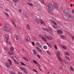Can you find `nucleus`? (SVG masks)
Returning a JSON list of instances; mask_svg holds the SVG:
<instances>
[{
    "mask_svg": "<svg viewBox=\"0 0 74 74\" xmlns=\"http://www.w3.org/2000/svg\"><path fill=\"white\" fill-rule=\"evenodd\" d=\"M64 13L65 15H69V18L70 19H73V17L71 16V14H70V12L67 9H65L64 10Z\"/></svg>",
    "mask_w": 74,
    "mask_h": 74,
    "instance_id": "1",
    "label": "nucleus"
},
{
    "mask_svg": "<svg viewBox=\"0 0 74 74\" xmlns=\"http://www.w3.org/2000/svg\"><path fill=\"white\" fill-rule=\"evenodd\" d=\"M8 60L9 63L5 62V64L7 68H8V69H10V66L11 65H12V62L10 59H8Z\"/></svg>",
    "mask_w": 74,
    "mask_h": 74,
    "instance_id": "2",
    "label": "nucleus"
},
{
    "mask_svg": "<svg viewBox=\"0 0 74 74\" xmlns=\"http://www.w3.org/2000/svg\"><path fill=\"white\" fill-rule=\"evenodd\" d=\"M48 7L49 8H48L49 12L52 11L53 10V6H52V5L51 3L49 4L48 5Z\"/></svg>",
    "mask_w": 74,
    "mask_h": 74,
    "instance_id": "3",
    "label": "nucleus"
},
{
    "mask_svg": "<svg viewBox=\"0 0 74 74\" xmlns=\"http://www.w3.org/2000/svg\"><path fill=\"white\" fill-rule=\"evenodd\" d=\"M3 30L5 32H8L10 30H11L10 28H7V25H5L3 27Z\"/></svg>",
    "mask_w": 74,
    "mask_h": 74,
    "instance_id": "4",
    "label": "nucleus"
},
{
    "mask_svg": "<svg viewBox=\"0 0 74 74\" xmlns=\"http://www.w3.org/2000/svg\"><path fill=\"white\" fill-rule=\"evenodd\" d=\"M57 57L58 58L60 61H62V59L60 57V53L59 51H58L57 52Z\"/></svg>",
    "mask_w": 74,
    "mask_h": 74,
    "instance_id": "5",
    "label": "nucleus"
},
{
    "mask_svg": "<svg viewBox=\"0 0 74 74\" xmlns=\"http://www.w3.org/2000/svg\"><path fill=\"white\" fill-rule=\"evenodd\" d=\"M42 29L43 30H45V31H46V32H49V33H51L52 32V30H51V29L49 28L47 29L45 28H43Z\"/></svg>",
    "mask_w": 74,
    "mask_h": 74,
    "instance_id": "6",
    "label": "nucleus"
},
{
    "mask_svg": "<svg viewBox=\"0 0 74 74\" xmlns=\"http://www.w3.org/2000/svg\"><path fill=\"white\" fill-rule=\"evenodd\" d=\"M45 37L47 39V40H53V37L51 36H48L47 35H45Z\"/></svg>",
    "mask_w": 74,
    "mask_h": 74,
    "instance_id": "7",
    "label": "nucleus"
},
{
    "mask_svg": "<svg viewBox=\"0 0 74 74\" xmlns=\"http://www.w3.org/2000/svg\"><path fill=\"white\" fill-rule=\"evenodd\" d=\"M54 7L55 9H58L59 7L58 5V3H56L54 4Z\"/></svg>",
    "mask_w": 74,
    "mask_h": 74,
    "instance_id": "8",
    "label": "nucleus"
},
{
    "mask_svg": "<svg viewBox=\"0 0 74 74\" xmlns=\"http://www.w3.org/2000/svg\"><path fill=\"white\" fill-rule=\"evenodd\" d=\"M57 31V33H58V34H63V31L60 29L58 30Z\"/></svg>",
    "mask_w": 74,
    "mask_h": 74,
    "instance_id": "9",
    "label": "nucleus"
},
{
    "mask_svg": "<svg viewBox=\"0 0 74 74\" xmlns=\"http://www.w3.org/2000/svg\"><path fill=\"white\" fill-rule=\"evenodd\" d=\"M4 37L7 40L9 39V36L7 34H5L4 36Z\"/></svg>",
    "mask_w": 74,
    "mask_h": 74,
    "instance_id": "10",
    "label": "nucleus"
},
{
    "mask_svg": "<svg viewBox=\"0 0 74 74\" xmlns=\"http://www.w3.org/2000/svg\"><path fill=\"white\" fill-rule=\"evenodd\" d=\"M34 4L36 7H38V5H39V3H38L36 2H34Z\"/></svg>",
    "mask_w": 74,
    "mask_h": 74,
    "instance_id": "11",
    "label": "nucleus"
},
{
    "mask_svg": "<svg viewBox=\"0 0 74 74\" xmlns=\"http://www.w3.org/2000/svg\"><path fill=\"white\" fill-rule=\"evenodd\" d=\"M36 44L37 46H38V47H39V48H41V45L40 43L38 42H36Z\"/></svg>",
    "mask_w": 74,
    "mask_h": 74,
    "instance_id": "12",
    "label": "nucleus"
},
{
    "mask_svg": "<svg viewBox=\"0 0 74 74\" xmlns=\"http://www.w3.org/2000/svg\"><path fill=\"white\" fill-rule=\"evenodd\" d=\"M36 49H37L38 51H39V52H40V53H41V52H42V50H41V49H40V48L38 47H36Z\"/></svg>",
    "mask_w": 74,
    "mask_h": 74,
    "instance_id": "13",
    "label": "nucleus"
},
{
    "mask_svg": "<svg viewBox=\"0 0 74 74\" xmlns=\"http://www.w3.org/2000/svg\"><path fill=\"white\" fill-rule=\"evenodd\" d=\"M36 22L38 23V24H39L40 23V19H35Z\"/></svg>",
    "mask_w": 74,
    "mask_h": 74,
    "instance_id": "14",
    "label": "nucleus"
},
{
    "mask_svg": "<svg viewBox=\"0 0 74 74\" xmlns=\"http://www.w3.org/2000/svg\"><path fill=\"white\" fill-rule=\"evenodd\" d=\"M14 21H15V20H14L12 21V23L14 26L16 27V25H15V23H14Z\"/></svg>",
    "mask_w": 74,
    "mask_h": 74,
    "instance_id": "15",
    "label": "nucleus"
},
{
    "mask_svg": "<svg viewBox=\"0 0 74 74\" xmlns=\"http://www.w3.org/2000/svg\"><path fill=\"white\" fill-rule=\"evenodd\" d=\"M27 28L28 29V30H30V25L29 24H27L26 25Z\"/></svg>",
    "mask_w": 74,
    "mask_h": 74,
    "instance_id": "16",
    "label": "nucleus"
},
{
    "mask_svg": "<svg viewBox=\"0 0 74 74\" xmlns=\"http://www.w3.org/2000/svg\"><path fill=\"white\" fill-rule=\"evenodd\" d=\"M23 71L25 73H26V74H27V70H26V68H23Z\"/></svg>",
    "mask_w": 74,
    "mask_h": 74,
    "instance_id": "17",
    "label": "nucleus"
},
{
    "mask_svg": "<svg viewBox=\"0 0 74 74\" xmlns=\"http://www.w3.org/2000/svg\"><path fill=\"white\" fill-rule=\"evenodd\" d=\"M15 37L16 38V40H18V35L16 34H15L14 35Z\"/></svg>",
    "mask_w": 74,
    "mask_h": 74,
    "instance_id": "18",
    "label": "nucleus"
},
{
    "mask_svg": "<svg viewBox=\"0 0 74 74\" xmlns=\"http://www.w3.org/2000/svg\"><path fill=\"white\" fill-rule=\"evenodd\" d=\"M40 22L42 25H44V22L43 21L42 19H40Z\"/></svg>",
    "mask_w": 74,
    "mask_h": 74,
    "instance_id": "19",
    "label": "nucleus"
},
{
    "mask_svg": "<svg viewBox=\"0 0 74 74\" xmlns=\"http://www.w3.org/2000/svg\"><path fill=\"white\" fill-rule=\"evenodd\" d=\"M51 22H52V23H53V24H54V25L57 26V23H56V22L54 21L53 20L51 21Z\"/></svg>",
    "mask_w": 74,
    "mask_h": 74,
    "instance_id": "20",
    "label": "nucleus"
},
{
    "mask_svg": "<svg viewBox=\"0 0 74 74\" xmlns=\"http://www.w3.org/2000/svg\"><path fill=\"white\" fill-rule=\"evenodd\" d=\"M8 54L10 55H14V52L12 51H9L8 53Z\"/></svg>",
    "mask_w": 74,
    "mask_h": 74,
    "instance_id": "21",
    "label": "nucleus"
},
{
    "mask_svg": "<svg viewBox=\"0 0 74 74\" xmlns=\"http://www.w3.org/2000/svg\"><path fill=\"white\" fill-rule=\"evenodd\" d=\"M13 61L15 63H16V64H19V62H18L15 59H14L13 60Z\"/></svg>",
    "mask_w": 74,
    "mask_h": 74,
    "instance_id": "22",
    "label": "nucleus"
},
{
    "mask_svg": "<svg viewBox=\"0 0 74 74\" xmlns=\"http://www.w3.org/2000/svg\"><path fill=\"white\" fill-rule=\"evenodd\" d=\"M61 37L62 38V39H66V37L65 36L63 35L61 36Z\"/></svg>",
    "mask_w": 74,
    "mask_h": 74,
    "instance_id": "23",
    "label": "nucleus"
},
{
    "mask_svg": "<svg viewBox=\"0 0 74 74\" xmlns=\"http://www.w3.org/2000/svg\"><path fill=\"white\" fill-rule=\"evenodd\" d=\"M70 69L72 71H74V69L73 68V67L72 66H70Z\"/></svg>",
    "mask_w": 74,
    "mask_h": 74,
    "instance_id": "24",
    "label": "nucleus"
},
{
    "mask_svg": "<svg viewBox=\"0 0 74 74\" xmlns=\"http://www.w3.org/2000/svg\"><path fill=\"white\" fill-rule=\"evenodd\" d=\"M42 39L45 41V42H47V40H46V38L44 37L42 38Z\"/></svg>",
    "mask_w": 74,
    "mask_h": 74,
    "instance_id": "25",
    "label": "nucleus"
},
{
    "mask_svg": "<svg viewBox=\"0 0 74 74\" xmlns=\"http://www.w3.org/2000/svg\"><path fill=\"white\" fill-rule=\"evenodd\" d=\"M65 53L66 55L69 56L70 55V53L68 52H65Z\"/></svg>",
    "mask_w": 74,
    "mask_h": 74,
    "instance_id": "26",
    "label": "nucleus"
},
{
    "mask_svg": "<svg viewBox=\"0 0 74 74\" xmlns=\"http://www.w3.org/2000/svg\"><path fill=\"white\" fill-rule=\"evenodd\" d=\"M23 59H24V60H26V61H27V62H29V60H28V59H27V58L23 57Z\"/></svg>",
    "mask_w": 74,
    "mask_h": 74,
    "instance_id": "27",
    "label": "nucleus"
},
{
    "mask_svg": "<svg viewBox=\"0 0 74 74\" xmlns=\"http://www.w3.org/2000/svg\"><path fill=\"white\" fill-rule=\"evenodd\" d=\"M33 52L34 53V55H36L37 54V52H36V51L34 50H33Z\"/></svg>",
    "mask_w": 74,
    "mask_h": 74,
    "instance_id": "28",
    "label": "nucleus"
},
{
    "mask_svg": "<svg viewBox=\"0 0 74 74\" xmlns=\"http://www.w3.org/2000/svg\"><path fill=\"white\" fill-rule=\"evenodd\" d=\"M30 40V38H29V37H27V39H26V40H25L26 41V42H27V41H29Z\"/></svg>",
    "mask_w": 74,
    "mask_h": 74,
    "instance_id": "29",
    "label": "nucleus"
},
{
    "mask_svg": "<svg viewBox=\"0 0 74 74\" xmlns=\"http://www.w3.org/2000/svg\"><path fill=\"white\" fill-rule=\"evenodd\" d=\"M27 4H28V5H30L31 6H33V4L32 3H30L28 2L27 3Z\"/></svg>",
    "mask_w": 74,
    "mask_h": 74,
    "instance_id": "30",
    "label": "nucleus"
},
{
    "mask_svg": "<svg viewBox=\"0 0 74 74\" xmlns=\"http://www.w3.org/2000/svg\"><path fill=\"white\" fill-rule=\"evenodd\" d=\"M20 63H21V65H23V66H26V64H24L22 62H20Z\"/></svg>",
    "mask_w": 74,
    "mask_h": 74,
    "instance_id": "31",
    "label": "nucleus"
},
{
    "mask_svg": "<svg viewBox=\"0 0 74 74\" xmlns=\"http://www.w3.org/2000/svg\"><path fill=\"white\" fill-rule=\"evenodd\" d=\"M47 45L49 47H52V46L51 44H50V43H47Z\"/></svg>",
    "mask_w": 74,
    "mask_h": 74,
    "instance_id": "32",
    "label": "nucleus"
},
{
    "mask_svg": "<svg viewBox=\"0 0 74 74\" xmlns=\"http://www.w3.org/2000/svg\"><path fill=\"white\" fill-rule=\"evenodd\" d=\"M10 74H15L13 71H10Z\"/></svg>",
    "mask_w": 74,
    "mask_h": 74,
    "instance_id": "33",
    "label": "nucleus"
},
{
    "mask_svg": "<svg viewBox=\"0 0 74 74\" xmlns=\"http://www.w3.org/2000/svg\"><path fill=\"white\" fill-rule=\"evenodd\" d=\"M38 7H39V8H38V10L39 11H41V7L38 6Z\"/></svg>",
    "mask_w": 74,
    "mask_h": 74,
    "instance_id": "34",
    "label": "nucleus"
},
{
    "mask_svg": "<svg viewBox=\"0 0 74 74\" xmlns=\"http://www.w3.org/2000/svg\"><path fill=\"white\" fill-rule=\"evenodd\" d=\"M43 48H44V49H47V46L45 45L44 46Z\"/></svg>",
    "mask_w": 74,
    "mask_h": 74,
    "instance_id": "35",
    "label": "nucleus"
},
{
    "mask_svg": "<svg viewBox=\"0 0 74 74\" xmlns=\"http://www.w3.org/2000/svg\"><path fill=\"white\" fill-rule=\"evenodd\" d=\"M65 58H66V59H67V60H70V58H69V57H67V56H65Z\"/></svg>",
    "mask_w": 74,
    "mask_h": 74,
    "instance_id": "36",
    "label": "nucleus"
},
{
    "mask_svg": "<svg viewBox=\"0 0 74 74\" xmlns=\"http://www.w3.org/2000/svg\"><path fill=\"white\" fill-rule=\"evenodd\" d=\"M15 3H16L18 0H12Z\"/></svg>",
    "mask_w": 74,
    "mask_h": 74,
    "instance_id": "37",
    "label": "nucleus"
},
{
    "mask_svg": "<svg viewBox=\"0 0 74 74\" xmlns=\"http://www.w3.org/2000/svg\"><path fill=\"white\" fill-rule=\"evenodd\" d=\"M4 14H5L6 15V16H8V17L9 16V15H8V14H7V13L6 12H5L4 13Z\"/></svg>",
    "mask_w": 74,
    "mask_h": 74,
    "instance_id": "38",
    "label": "nucleus"
},
{
    "mask_svg": "<svg viewBox=\"0 0 74 74\" xmlns=\"http://www.w3.org/2000/svg\"><path fill=\"white\" fill-rule=\"evenodd\" d=\"M33 63H34L35 64H38V63H37V62L35 61V60H34L33 61Z\"/></svg>",
    "mask_w": 74,
    "mask_h": 74,
    "instance_id": "39",
    "label": "nucleus"
},
{
    "mask_svg": "<svg viewBox=\"0 0 74 74\" xmlns=\"http://www.w3.org/2000/svg\"><path fill=\"white\" fill-rule=\"evenodd\" d=\"M64 63H65V64H67V61L66 60H64Z\"/></svg>",
    "mask_w": 74,
    "mask_h": 74,
    "instance_id": "40",
    "label": "nucleus"
},
{
    "mask_svg": "<svg viewBox=\"0 0 74 74\" xmlns=\"http://www.w3.org/2000/svg\"><path fill=\"white\" fill-rule=\"evenodd\" d=\"M47 53H48V54L49 55H50V52H49V51H47Z\"/></svg>",
    "mask_w": 74,
    "mask_h": 74,
    "instance_id": "41",
    "label": "nucleus"
},
{
    "mask_svg": "<svg viewBox=\"0 0 74 74\" xmlns=\"http://www.w3.org/2000/svg\"><path fill=\"white\" fill-rule=\"evenodd\" d=\"M54 48H55V49H58V47H57V46L55 45H54Z\"/></svg>",
    "mask_w": 74,
    "mask_h": 74,
    "instance_id": "42",
    "label": "nucleus"
},
{
    "mask_svg": "<svg viewBox=\"0 0 74 74\" xmlns=\"http://www.w3.org/2000/svg\"><path fill=\"white\" fill-rule=\"evenodd\" d=\"M7 42L8 43V44H11V42L10 41H8V40H6Z\"/></svg>",
    "mask_w": 74,
    "mask_h": 74,
    "instance_id": "43",
    "label": "nucleus"
},
{
    "mask_svg": "<svg viewBox=\"0 0 74 74\" xmlns=\"http://www.w3.org/2000/svg\"><path fill=\"white\" fill-rule=\"evenodd\" d=\"M10 50L11 51H14V48L13 47H11Z\"/></svg>",
    "mask_w": 74,
    "mask_h": 74,
    "instance_id": "44",
    "label": "nucleus"
},
{
    "mask_svg": "<svg viewBox=\"0 0 74 74\" xmlns=\"http://www.w3.org/2000/svg\"><path fill=\"white\" fill-rule=\"evenodd\" d=\"M20 69H21V70H22L23 71V70H24L23 69L24 68H25V67L22 68L21 67H20Z\"/></svg>",
    "mask_w": 74,
    "mask_h": 74,
    "instance_id": "45",
    "label": "nucleus"
},
{
    "mask_svg": "<svg viewBox=\"0 0 74 74\" xmlns=\"http://www.w3.org/2000/svg\"><path fill=\"white\" fill-rule=\"evenodd\" d=\"M5 10L7 12H8V11H9V10H8V9H5Z\"/></svg>",
    "mask_w": 74,
    "mask_h": 74,
    "instance_id": "46",
    "label": "nucleus"
},
{
    "mask_svg": "<svg viewBox=\"0 0 74 74\" xmlns=\"http://www.w3.org/2000/svg\"><path fill=\"white\" fill-rule=\"evenodd\" d=\"M62 47L64 48V49H66V47L64 46H62Z\"/></svg>",
    "mask_w": 74,
    "mask_h": 74,
    "instance_id": "47",
    "label": "nucleus"
},
{
    "mask_svg": "<svg viewBox=\"0 0 74 74\" xmlns=\"http://www.w3.org/2000/svg\"><path fill=\"white\" fill-rule=\"evenodd\" d=\"M18 11L20 12H22V10H21V9H19L18 10Z\"/></svg>",
    "mask_w": 74,
    "mask_h": 74,
    "instance_id": "48",
    "label": "nucleus"
},
{
    "mask_svg": "<svg viewBox=\"0 0 74 74\" xmlns=\"http://www.w3.org/2000/svg\"><path fill=\"white\" fill-rule=\"evenodd\" d=\"M14 57H13V56H12L11 57V59H12V60H14Z\"/></svg>",
    "mask_w": 74,
    "mask_h": 74,
    "instance_id": "49",
    "label": "nucleus"
},
{
    "mask_svg": "<svg viewBox=\"0 0 74 74\" xmlns=\"http://www.w3.org/2000/svg\"><path fill=\"white\" fill-rule=\"evenodd\" d=\"M33 70L34 71H35V72H36V73H37V71H36V70L34 69H33Z\"/></svg>",
    "mask_w": 74,
    "mask_h": 74,
    "instance_id": "50",
    "label": "nucleus"
},
{
    "mask_svg": "<svg viewBox=\"0 0 74 74\" xmlns=\"http://www.w3.org/2000/svg\"><path fill=\"white\" fill-rule=\"evenodd\" d=\"M5 49H6V51H8V49H7V47H5Z\"/></svg>",
    "mask_w": 74,
    "mask_h": 74,
    "instance_id": "51",
    "label": "nucleus"
},
{
    "mask_svg": "<svg viewBox=\"0 0 74 74\" xmlns=\"http://www.w3.org/2000/svg\"><path fill=\"white\" fill-rule=\"evenodd\" d=\"M53 28H54V29H56V27H55V26L53 25Z\"/></svg>",
    "mask_w": 74,
    "mask_h": 74,
    "instance_id": "52",
    "label": "nucleus"
},
{
    "mask_svg": "<svg viewBox=\"0 0 74 74\" xmlns=\"http://www.w3.org/2000/svg\"><path fill=\"white\" fill-rule=\"evenodd\" d=\"M37 56L39 58V59H40V56L38 55H37Z\"/></svg>",
    "mask_w": 74,
    "mask_h": 74,
    "instance_id": "53",
    "label": "nucleus"
},
{
    "mask_svg": "<svg viewBox=\"0 0 74 74\" xmlns=\"http://www.w3.org/2000/svg\"><path fill=\"white\" fill-rule=\"evenodd\" d=\"M71 37L72 38L73 40H74V36H72Z\"/></svg>",
    "mask_w": 74,
    "mask_h": 74,
    "instance_id": "54",
    "label": "nucleus"
},
{
    "mask_svg": "<svg viewBox=\"0 0 74 74\" xmlns=\"http://www.w3.org/2000/svg\"><path fill=\"white\" fill-rule=\"evenodd\" d=\"M17 26L18 27V28H19V29H21V27H19V26L17 25Z\"/></svg>",
    "mask_w": 74,
    "mask_h": 74,
    "instance_id": "55",
    "label": "nucleus"
},
{
    "mask_svg": "<svg viewBox=\"0 0 74 74\" xmlns=\"http://www.w3.org/2000/svg\"><path fill=\"white\" fill-rule=\"evenodd\" d=\"M32 44H33L34 46V42H32Z\"/></svg>",
    "mask_w": 74,
    "mask_h": 74,
    "instance_id": "56",
    "label": "nucleus"
},
{
    "mask_svg": "<svg viewBox=\"0 0 74 74\" xmlns=\"http://www.w3.org/2000/svg\"><path fill=\"white\" fill-rule=\"evenodd\" d=\"M38 64V66H39V67H40V64Z\"/></svg>",
    "mask_w": 74,
    "mask_h": 74,
    "instance_id": "57",
    "label": "nucleus"
},
{
    "mask_svg": "<svg viewBox=\"0 0 74 74\" xmlns=\"http://www.w3.org/2000/svg\"><path fill=\"white\" fill-rule=\"evenodd\" d=\"M72 13H73V14H74V10H72Z\"/></svg>",
    "mask_w": 74,
    "mask_h": 74,
    "instance_id": "58",
    "label": "nucleus"
},
{
    "mask_svg": "<svg viewBox=\"0 0 74 74\" xmlns=\"http://www.w3.org/2000/svg\"><path fill=\"white\" fill-rule=\"evenodd\" d=\"M71 7H72L73 6V4H71L70 5Z\"/></svg>",
    "mask_w": 74,
    "mask_h": 74,
    "instance_id": "59",
    "label": "nucleus"
},
{
    "mask_svg": "<svg viewBox=\"0 0 74 74\" xmlns=\"http://www.w3.org/2000/svg\"><path fill=\"white\" fill-rule=\"evenodd\" d=\"M25 16L26 18H27V15H25Z\"/></svg>",
    "mask_w": 74,
    "mask_h": 74,
    "instance_id": "60",
    "label": "nucleus"
},
{
    "mask_svg": "<svg viewBox=\"0 0 74 74\" xmlns=\"http://www.w3.org/2000/svg\"><path fill=\"white\" fill-rule=\"evenodd\" d=\"M60 69H63V68H62V67H60Z\"/></svg>",
    "mask_w": 74,
    "mask_h": 74,
    "instance_id": "61",
    "label": "nucleus"
},
{
    "mask_svg": "<svg viewBox=\"0 0 74 74\" xmlns=\"http://www.w3.org/2000/svg\"><path fill=\"white\" fill-rule=\"evenodd\" d=\"M48 73L49 74V73H50V72H48Z\"/></svg>",
    "mask_w": 74,
    "mask_h": 74,
    "instance_id": "62",
    "label": "nucleus"
},
{
    "mask_svg": "<svg viewBox=\"0 0 74 74\" xmlns=\"http://www.w3.org/2000/svg\"><path fill=\"white\" fill-rule=\"evenodd\" d=\"M40 69V71H41V69Z\"/></svg>",
    "mask_w": 74,
    "mask_h": 74,
    "instance_id": "63",
    "label": "nucleus"
},
{
    "mask_svg": "<svg viewBox=\"0 0 74 74\" xmlns=\"http://www.w3.org/2000/svg\"><path fill=\"white\" fill-rule=\"evenodd\" d=\"M9 0H7V1H8Z\"/></svg>",
    "mask_w": 74,
    "mask_h": 74,
    "instance_id": "64",
    "label": "nucleus"
}]
</instances>
